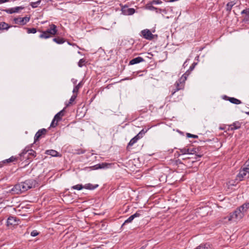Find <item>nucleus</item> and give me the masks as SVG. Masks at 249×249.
Returning <instances> with one entry per match:
<instances>
[{
    "label": "nucleus",
    "mask_w": 249,
    "mask_h": 249,
    "mask_svg": "<svg viewBox=\"0 0 249 249\" xmlns=\"http://www.w3.org/2000/svg\"><path fill=\"white\" fill-rule=\"evenodd\" d=\"M228 100H229L231 103L235 104V105H239L241 103V101L235 98L234 97H228Z\"/></svg>",
    "instance_id": "21"
},
{
    "label": "nucleus",
    "mask_w": 249,
    "mask_h": 249,
    "mask_svg": "<svg viewBox=\"0 0 249 249\" xmlns=\"http://www.w3.org/2000/svg\"><path fill=\"white\" fill-rule=\"evenodd\" d=\"M9 1H10V0H0V4L9 2Z\"/></svg>",
    "instance_id": "45"
},
{
    "label": "nucleus",
    "mask_w": 249,
    "mask_h": 249,
    "mask_svg": "<svg viewBox=\"0 0 249 249\" xmlns=\"http://www.w3.org/2000/svg\"><path fill=\"white\" fill-rule=\"evenodd\" d=\"M82 86V82H80L77 85L75 86L74 88H73V93H77L79 89L81 88Z\"/></svg>",
    "instance_id": "26"
},
{
    "label": "nucleus",
    "mask_w": 249,
    "mask_h": 249,
    "mask_svg": "<svg viewBox=\"0 0 249 249\" xmlns=\"http://www.w3.org/2000/svg\"><path fill=\"white\" fill-rule=\"evenodd\" d=\"M71 81H72V82L74 84H75L77 82V80L75 79H72Z\"/></svg>",
    "instance_id": "48"
},
{
    "label": "nucleus",
    "mask_w": 249,
    "mask_h": 249,
    "mask_svg": "<svg viewBox=\"0 0 249 249\" xmlns=\"http://www.w3.org/2000/svg\"><path fill=\"white\" fill-rule=\"evenodd\" d=\"M24 9V6H17V7H15L9 8V9H6L3 10V11L8 14H12L13 13H18L19 12V11L22 10Z\"/></svg>",
    "instance_id": "9"
},
{
    "label": "nucleus",
    "mask_w": 249,
    "mask_h": 249,
    "mask_svg": "<svg viewBox=\"0 0 249 249\" xmlns=\"http://www.w3.org/2000/svg\"><path fill=\"white\" fill-rule=\"evenodd\" d=\"M47 133V130L45 128H42L39 130L35 134L34 137L35 142L38 141L40 138L42 136H44Z\"/></svg>",
    "instance_id": "11"
},
{
    "label": "nucleus",
    "mask_w": 249,
    "mask_h": 249,
    "mask_svg": "<svg viewBox=\"0 0 249 249\" xmlns=\"http://www.w3.org/2000/svg\"><path fill=\"white\" fill-rule=\"evenodd\" d=\"M92 169L93 170H97L99 169H100L101 167L100 165L99 164H96L92 167Z\"/></svg>",
    "instance_id": "43"
},
{
    "label": "nucleus",
    "mask_w": 249,
    "mask_h": 249,
    "mask_svg": "<svg viewBox=\"0 0 249 249\" xmlns=\"http://www.w3.org/2000/svg\"><path fill=\"white\" fill-rule=\"evenodd\" d=\"M179 151L182 155L193 154L194 152H196V150H194L193 149H190L186 147L179 149Z\"/></svg>",
    "instance_id": "12"
},
{
    "label": "nucleus",
    "mask_w": 249,
    "mask_h": 249,
    "mask_svg": "<svg viewBox=\"0 0 249 249\" xmlns=\"http://www.w3.org/2000/svg\"><path fill=\"white\" fill-rule=\"evenodd\" d=\"M236 3V2L235 1H231L230 2H229L227 5H226V10L229 12L230 13L231 11V10L232 9V7Z\"/></svg>",
    "instance_id": "20"
},
{
    "label": "nucleus",
    "mask_w": 249,
    "mask_h": 249,
    "mask_svg": "<svg viewBox=\"0 0 249 249\" xmlns=\"http://www.w3.org/2000/svg\"><path fill=\"white\" fill-rule=\"evenodd\" d=\"M195 249H212V248L209 244H202Z\"/></svg>",
    "instance_id": "23"
},
{
    "label": "nucleus",
    "mask_w": 249,
    "mask_h": 249,
    "mask_svg": "<svg viewBox=\"0 0 249 249\" xmlns=\"http://www.w3.org/2000/svg\"><path fill=\"white\" fill-rule=\"evenodd\" d=\"M140 138L137 135L135 136L134 138H133L129 142L127 147L129 146H132L134 143H135Z\"/></svg>",
    "instance_id": "22"
},
{
    "label": "nucleus",
    "mask_w": 249,
    "mask_h": 249,
    "mask_svg": "<svg viewBox=\"0 0 249 249\" xmlns=\"http://www.w3.org/2000/svg\"><path fill=\"white\" fill-rule=\"evenodd\" d=\"M242 14H245L246 15H247V16L249 18V8H247L244 10H243L242 12Z\"/></svg>",
    "instance_id": "40"
},
{
    "label": "nucleus",
    "mask_w": 249,
    "mask_h": 249,
    "mask_svg": "<svg viewBox=\"0 0 249 249\" xmlns=\"http://www.w3.org/2000/svg\"><path fill=\"white\" fill-rule=\"evenodd\" d=\"M153 5H154V4H152L151 1L149 3H148L147 4H146V5H145V8H146V9H147L148 10H154L157 9V8L154 7L153 6Z\"/></svg>",
    "instance_id": "27"
},
{
    "label": "nucleus",
    "mask_w": 249,
    "mask_h": 249,
    "mask_svg": "<svg viewBox=\"0 0 249 249\" xmlns=\"http://www.w3.org/2000/svg\"><path fill=\"white\" fill-rule=\"evenodd\" d=\"M45 154L52 156V157H59L60 156L58 152L54 150L51 149L47 150L45 152Z\"/></svg>",
    "instance_id": "17"
},
{
    "label": "nucleus",
    "mask_w": 249,
    "mask_h": 249,
    "mask_svg": "<svg viewBox=\"0 0 249 249\" xmlns=\"http://www.w3.org/2000/svg\"><path fill=\"white\" fill-rule=\"evenodd\" d=\"M38 234H39V233L36 230H34L31 232V235L33 237H35V236H37V235H38Z\"/></svg>",
    "instance_id": "41"
},
{
    "label": "nucleus",
    "mask_w": 249,
    "mask_h": 249,
    "mask_svg": "<svg viewBox=\"0 0 249 249\" xmlns=\"http://www.w3.org/2000/svg\"><path fill=\"white\" fill-rule=\"evenodd\" d=\"M249 209V202H246L238 207L233 213L225 218L228 221L237 222L240 220L247 213Z\"/></svg>",
    "instance_id": "1"
},
{
    "label": "nucleus",
    "mask_w": 249,
    "mask_h": 249,
    "mask_svg": "<svg viewBox=\"0 0 249 249\" xmlns=\"http://www.w3.org/2000/svg\"><path fill=\"white\" fill-rule=\"evenodd\" d=\"M182 76H184V75H182ZM184 77H185V76L184 77H182L181 78H183H183H184ZM185 77L186 78V76H185Z\"/></svg>",
    "instance_id": "53"
},
{
    "label": "nucleus",
    "mask_w": 249,
    "mask_h": 249,
    "mask_svg": "<svg viewBox=\"0 0 249 249\" xmlns=\"http://www.w3.org/2000/svg\"><path fill=\"white\" fill-rule=\"evenodd\" d=\"M85 152V150L82 149H78L75 150L74 153L76 154L80 155L84 154Z\"/></svg>",
    "instance_id": "37"
},
{
    "label": "nucleus",
    "mask_w": 249,
    "mask_h": 249,
    "mask_svg": "<svg viewBox=\"0 0 249 249\" xmlns=\"http://www.w3.org/2000/svg\"><path fill=\"white\" fill-rule=\"evenodd\" d=\"M187 136L189 138L191 137V138H196L198 137V136L197 135L191 134L190 133H187Z\"/></svg>",
    "instance_id": "44"
},
{
    "label": "nucleus",
    "mask_w": 249,
    "mask_h": 249,
    "mask_svg": "<svg viewBox=\"0 0 249 249\" xmlns=\"http://www.w3.org/2000/svg\"><path fill=\"white\" fill-rule=\"evenodd\" d=\"M83 188H84V186L82 184H77L71 187V189L77 190H81Z\"/></svg>",
    "instance_id": "30"
},
{
    "label": "nucleus",
    "mask_w": 249,
    "mask_h": 249,
    "mask_svg": "<svg viewBox=\"0 0 249 249\" xmlns=\"http://www.w3.org/2000/svg\"><path fill=\"white\" fill-rule=\"evenodd\" d=\"M99 165H100L101 167L100 169H104L108 168L110 164L109 163H107L106 162H103L99 163Z\"/></svg>",
    "instance_id": "32"
},
{
    "label": "nucleus",
    "mask_w": 249,
    "mask_h": 249,
    "mask_svg": "<svg viewBox=\"0 0 249 249\" xmlns=\"http://www.w3.org/2000/svg\"><path fill=\"white\" fill-rule=\"evenodd\" d=\"M3 166V163L2 161L0 162V167H1Z\"/></svg>",
    "instance_id": "51"
},
{
    "label": "nucleus",
    "mask_w": 249,
    "mask_h": 249,
    "mask_svg": "<svg viewBox=\"0 0 249 249\" xmlns=\"http://www.w3.org/2000/svg\"><path fill=\"white\" fill-rule=\"evenodd\" d=\"M162 3L160 0H153L151 1V3L153 4H160Z\"/></svg>",
    "instance_id": "39"
},
{
    "label": "nucleus",
    "mask_w": 249,
    "mask_h": 249,
    "mask_svg": "<svg viewBox=\"0 0 249 249\" xmlns=\"http://www.w3.org/2000/svg\"><path fill=\"white\" fill-rule=\"evenodd\" d=\"M40 2H41V0H37L35 1H32L30 3V5L33 8H36V7H37L38 6V5L40 4Z\"/></svg>",
    "instance_id": "28"
},
{
    "label": "nucleus",
    "mask_w": 249,
    "mask_h": 249,
    "mask_svg": "<svg viewBox=\"0 0 249 249\" xmlns=\"http://www.w3.org/2000/svg\"><path fill=\"white\" fill-rule=\"evenodd\" d=\"M98 187V184L93 185L91 183H87V184H86L85 185H84V187L85 189H88V190H94V189H96V188H97Z\"/></svg>",
    "instance_id": "19"
},
{
    "label": "nucleus",
    "mask_w": 249,
    "mask_h": 249,
    "mask_svg": "<svg viewBox=\"0 0 249 249\" xmlns=\"http://www.w3.org/2000/svg\"><path fill=\"white\" fill-rule=\"evenodd\" d=\"M30 19V17H25L24 18H15L13 19L14 23L16 24L20 25H24L29 21Z\"/></svg>",
    "instance_id": "5"
},
{
    "label": "nucleus",
    "mask_w": 249,
    "mask_h": 249,
    "mask_svg": "<svg viewBox=\"0 0 249 249\" xmlns=\"http://www.w3.org/2000/svg\"><path fill=\"white\" fill-rule=\"evenodd\" d=\"M64 115V109L58 112L54 117L51 124V127H55L57 125V123L61 120L62 117Z\"/></svg>",
    "instance_id": "4"
},
{
    "label": "nucleus",
    "mask_w": 249,
    "mask_h": 249,
    "mask_svg": "<svg viewBox=\"0 0 249 249\" xmlns=\"http://www.w3.org/2000/svg\"><path fill=\"white\" fill-rule=\"evenodd\" d=\"M76 96L77 94H73V95H72L70 99L69 103L66 105V106L68 107L70 106V105H71L72 103V102H74V101L75 100Z\"/></svg>",
    "instance_id": "29"
},
{
    "label": "nucleus",
    "mask_w": 249,
    "mask_h": 249,
    "mask_svg": "<svg viewBox=\"0 0 249 249\" xmlns=\"http://www.w3.org/2000/svg\"><path fill=\"white\" fill-rule=\"evenodd\" d=\"M53 41L58 44H61L65 42V40L61 37L54 38Z\"/></svg>",
    "instance_id": "25"
},
{
    "label": "nucleus",
    "mask_w": 249,
    "mask_h": 249,
    "mask_svg": "<svg viewBox=\"0 0 249 249\" xmlns=\"http://www.w3.org/2000/svg\"><path fill=\"white\" fill-rule=\"evenodd\" d=\"M17 224L16 218L13 216H10L7 220V226L14 225Z\"/></svg>",
    "instance_id": "16"
},
{
    "label": "nucleus",
    "mask_w": 249,
    "mask_h": 249,
    "mask_svg": "<svg viewBox=\"0 0 249 249\" xmlns=\"http://www.w3.org/2000/svg\"><path fill=\"white\" fill-rule=\"evenodd\" d=\"M186 80V77L184 78H181L178 81H177L176 83V89H174L172 91V95H173L177 91L183 89L184 88V83L185 80Z\"/></svg>",
    "instance_id": "6"
},
{
    "label": "nucleus",
    "mask_w": 249,
    "mask_h": 249,
    "mask_svg": "<svg viewBox=\"0 0 249 249\" xmlns=\"http://www.w3.org/2000/svg\"><path fill=\"white\" fill-rule=\"evenodd\" d=\"M244 20L249 21V18L247 16V15H246V17L244 18Z\"/></svg>",
    "instance_id": "47"
},
{
    "label": "nucleus",
    "mask_w": 249,
    "mask_h": 249,
    "mask_svg": "<svg viewBox=\"0 0 249 249\" xmlns=\"http://www.w3.org/2000/svg\"><path fill=\"white\" fill-rule=\"evenodd\" d=\"M11 27L5 22H0V30H8Z\"/></svg>",
    "instance_id": "18"
},
{
    "label": "nucleus",
    "mask_w": 249,
    "mask_h": 249,
    "mask_svg": "<svg viewBox=\"0 0 249 249\" xmlns=\"http://www.w3.org/2000/svg\"><path fill=\"white\" fill-rule=\"evenodd\" d=\"M29 150H26V149H24L22 152L19 155V157H21L22 156H24V155H25L27 152H29Z\"/></svg>",
    "instance_id": "42"
},
{
    "label": "nucleus",
    "mask_w": 249,
    "mask_h": 249,
    "mask_svg": "<svg viewBox=\"0 0 249 249\" xmlns=\"http://www.w3.org/2000/svg\"><path fill=\"white\" fill-rule=\"evenodd\" d=\"M178 0H168V1L172 2H174V1H178Z\"/></svg>",
    "instance_id": "50"
},
{
    "label": "nucleus",
    "mask_w": 249,
    "mask_h": 249,
    "mask_svg": "<svg viewBox=\"0 0 249 249\" xmlns=\"http://www.w3.org/2000/svg\"><path fill=\"white\" fill-rule=\"evenodd\" d=\"M241 123L239 122H235L229 126V129L234 130L239 129L241 127Z\"/></svg>",
    "instance_id": "15"
},
{
    "label": "nucleus",
    "mask_w": 249,
    "mask_h": 249,
    "mask_svg": "<svg viewBox=\"0 0 249 249\" xmlns=\"http://www.w3.org/2000/svg\"><path fill=\"white\" fill-rule=\"evenodd\" d=\"M28 155H31L33 157H35L36 156V152L33 149H30L29 150Z\"/></svg>",
    "instance_id": "38"
},
{
    "label": "nucleus",
    "mask_w": 249,
    "mask_h": 249,
    "mask_svg": "<svg viewBox=\"0 0 249 249\" xmlns=\"http://www.w3.org/2000/svg\"><path fill=\"white\" fill-rule=\"evenodd\" d=\"M246 178H249V166L243 168L236 176V180L240 181Z\"/></svg>",
    "instance_id": "3"
},
{
    "label": "nucleus",
    "mask_w": 249,
    "mask_h": 249,
    "mask_svg": "<svg viewBox=\"0 0 249 249\" xmlns=\"http://www.w3.org/2000/svg\"><path fill=\"white\" fill-rule=\"evenodd\" d=\"M18 157L12 156L8 159L3 160L2 161V162L3 164L4 163H9V162L15 161L17 160H18Z\"/></svg>",
    "instance_id": "24"
},
{
    "label": "nucleus",
    "mask_w": 249,
    "mask_h": 249,
    "mask_svg": "<svg viewBox=\"0 0 249 249\" xmlns=\"http://www.w3.org/2000/svg\"><path fill=\"white\" fill-rule=\"evenodd\" d=\"M40 34L39 37L42 39H48L55 36L57 33V27L54 24H51L49 26V28L46 31H39Z\"/></svg>",
    "instance_id": "2"
},
{
    "label": "nucleus",
    "mask_w": 249,
    "mask_h": 249,
    "mask_svg": "<svg viewBox=\"0 0 249 249\" xmlns=\"http://www.w3.org/2000/svg\"><path fill=\"white\" fill-rule=\"evenodd\" d=\"M15 194H20L23 193L20 183L15 185L11 190Z\"/></svg>",
    "instance_id": "13"
},
{
    "label": "nucleus",
    "mask_w": 249,
    "mask_h": 249,
    "mask_svg": "<svg viewBox=\"0 0 249 249\" xmlns=\"http://www.w3.org/2000/svg\"><path fill=\"white\" fill-rule=\"evenodd\" d=\"M247 114L249 115V111L245 112Z\"/></svg>",
    "instance_id": "52"
},
{
    "label": "nucleus",
    "mask_w": 249,
    "mask_h": 249,
    "mask_svg": "<svg viewBox=\"0 0 249 249\" xmlns=\"http://www.w3.org/2000/svg\"><path fill=\"white\" fill-rule=\"evenodd\" d=\"M246 166H249V159L246 162Z\"/></svg>",
    "instance_id": "49"
},
{
    "label": "nucleus",
    "mask_w": 249,
    "mask_h": 249,
    "mask_svg": "<svg viewBox=\"0 0 249 249\" xmlns=\"http://www.w3.org/2000/svg\"><path fill=\"white\" fill-rule=\"evenodd\" d=\"M144 61V60L143 58L140 56H138L131 60L129 61V65H134Z\"/></svg>",
    "instance_id": "14"
},
{
    "label": "nucleus",
    "mask_w": 249,
    "mask_h": 249,
    "mask_svg": "<svg viewBox=\"0 0 249 249\" xmlns=\"http://www.w3.org/2000/svg\"><path fill=\"white\" fill-rule=\"evenodd\" d=\"M28 34H35L36 32V29L35 28H27Z\"/></svg>",
    "instance_id": "33"
},
{
    "label": "nucleus",
    "mask_w": 249,
    "mask_h": 249,
    "mask_svg": "<svg viewBox=\"0 0 249 249\" xmlns=\"http://www.w3.org/2000/svg\"><path fill=\"white\" fill-rule=\"evenodd\" d=\"M20 184L22 191L23 193L32 187L33 185V181L31 180H27L24 182H21Z\"/></svg>",
    "instance_id": "7"
},
{
    "label": "nucleus",
    "mask_w": 249,
    "mask_h": 249,
    "mask_svg": "<svg viewBox=\"0 0 249 249\" xmlns=\"http://www.w3.org/2000/svg\"><path fill=\"white\" fill-rule=\"evenodd\" d=\"M134 219V217H133V215H131L124 221L123 225H124L126 223L131 222Z\"/></svg>",
    "instance_id": "35"
},
{
    "label": "nucleus",
    "mask_w": 249,
    "mask_h": 249,
    "mask_svg": "<svg viewBox=\"0 0 249 249\" xmlns=\"http://www.w3.org/2000/svg\"><path fill=\"white\" fill-rule=\"evenodd\" d=\"M122 13L124 15L130 16L135 13V10L133 8H128L127 6L124 5L122 7Z\"/></svg>",
    "instance_id": "8"
},
{
    "label": "nucleus",
    "mask_w": 249,
    "mask_h": 249,
    "mask_svg": "<svg viewBox=\"0 0 249 249\" xmlns=\"http://www.w3.org/2000/svg\"><path fill=\"white\" fill-rule=\"evenodd\" d=\"M196 63H194L192 65V66L190 67V69H191V70H193V69L194 68V67H195V65H196Z\"/></svg>",
    "instance_id": "46"
},
{
    "label": "nucleus",
    "mask_w": 249,
    "mask_h": 249,
    "mask_svg": "<svg viewBox=\"0 0 249 249\" xmlns=\"http://www.w3.org/2000/svg\"><path fill=\"white\" fill-rule=\"evenodd\" d=\"M85 62H86V60L84 58L80 59V60L79 61V62L78 63V66L79 67H83L84 65Z\"/></svg>",
    "instance_id": "36"
},
{
    "label": "nucleus",
    "mask_w": 249,
    "mask_h": 249,
    "mask_svg": "<svg viewBox=\"0 0 249 249\" xmlns=\"http://www.w3.org/2000/svg\"><path fill=\"white\" fill-rule=\"evenodd\" d=\"M142 36L143 38L148 39L152 40L153 38V35L148 29H144L141 31Z\"/></svg>",
    "instance_id": "10"
},
{
    "label": "nucleus",
    "mask_w": 249,
    "mask_h": 249,
    "mask_svg": "<svg viewBox=\"0 0 249 249\" xmlns=\"http://www.w3.org/2000/svg\"><path fill=\"white\" fill-rule=\"evenodd\" d=\"M149 128L147 129H142L138 134L137 135L139 136V137L141 138L142 137L143 135L147 132Z\"/></svg>",
    "instance_id": "31"
},
{
    "label": "nucleus",
    "mask_w": 249,
    "mask_h": 249,
    "mask_svg": "<svg viewBox=\"0 0 249 249\" xmlns=\"http://www.w3.org/2000/svg\"><path fill=\"white\" fill-rule=\"evenodd\" d=\"M198 157H200L201 156L200 155H198Z\"/></svg>",
    "instance_id": "54"
},
{
    "label": "nucleus",
    "mask_w": 249,
    "mask_h": 249,
    "mask_svg": "<svg viewBox=\"0 0 249 249\" xmlns=\"http://www.w3.org/2000/svg\"><path fill=\"white\" fill-rule=\"evenodd\" d=\"M142 211H138L136 213L132 214L133 217L135 218L138 217L142 214Z\"/></svg>",
    "instance_id": "34"
}]
</instances>
